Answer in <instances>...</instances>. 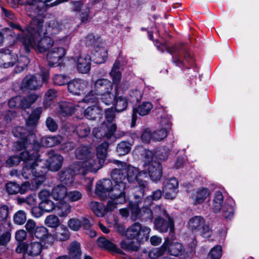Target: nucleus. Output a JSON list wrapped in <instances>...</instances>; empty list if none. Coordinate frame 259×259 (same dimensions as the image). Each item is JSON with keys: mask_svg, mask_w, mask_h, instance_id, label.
Returning <instances> with one entry per match:
<instances>
[{"mask_svg": "<svg viewBox=\"0 0 259 259\" xmlns=\"http://www.w3.org/2000/svg\"><path fill=\"white\" fill-rule=\"evenodd\" d=\"M37 155L34 153L30 154L28 151H24L21 153L20 155L10 157L6 161V164L9 167L17 165L22 160L23 169L21 175L25 179L30 178L33 176L34 161L36 160Z\"/></svg>", "mask_w": 259, "mask_h": 259, "instance_id": "39448f33", "label": "nucleus"}, {"mask_svg": "<svg viewBox=\"0 0 259 259\" xmlns=\"http://www.w3.org/2000/svg\"><path fill=\"white\" fill-rule=\"evenodd\" d=\"M80 13V18L82 23H86L89 21L90 17V9L89 7L83 6L82 8V11Z\"/></svg>", "mask_w": 259, "mask_h": 259, "instance_id": "774afa93", "label": "nucleus"}, {"mask_svg": "<svg viewBox=\"0 0 259 259\" xmlns=\"http://www.w3.org/2000/svg\"><path fill=\"white\" fill-rule=\"evenodd\" d=\"M63 138L60 135L54 136H46L41 139L40 143L42 146L52 147L60 144Z\"/></svg>", "mask_w": 259, "mask_h": 259, "instance_id": "2f4dec72", "label": "nucleus"}, {"mask_svg": "<svg viewBox=\"0 0 259 259\" xmlns=\"http://www.w3.org/2000/svg\"><path fill=\"white\" fill-rule=\"evenodd\" d=\"M34 155H37L34 164L35 170L37 172L44 171L45 174L47 169L52 171H57L62 165L63 157L59 154L55 153L53 151L48 153V158L45 160L39 159L37 152L34 153Z\"/></svg>", "mask_w": 259, "mask_h": 259, "instance_id": "0eeeda50", "label": "nucleus"}, {"mask_svg": "<svg viewBox=\"0 0 259 259\" xmlns=\"http://www.w3.org/2000/svg\"><path fill=\"white\" fill-rule=\"evenodd\" d=\"M117 94V87L100 94L102 102L106 105H110L115 101Z\"/></svg>", "mask_w": 259, "mask_h": 259, "instance_id": "72a5a7b5", "label": "nucleus"}, {"mask_svg": "<svg viewBox=\"0 0 259 259\" xmlns=\"http://www.w3.org/2000/svg\"><path fill=\"white\" fill-rule=\"evenodd\" d=\"M54 236L60 241H65L70 237V233L67 228L64 225H61L56 228L54 231Z\"/></svg>", "mask_w": 259, "mask_h": 259, "instance_id": "f704fd0d", "label": "nucleus"}, {"mask_svg": "<svg viewBox=\"0 0 259 259\" xmlns=\"http://www.w3.org/2000/svg\"><path fill=\"white\" fill-rule=\"evenodd\" d=\"M127 99L123 96H119L116 99L115 109L117 112H120L125 110L127 107Z\"/></svg>", "mask_w": 259, "mask_h": 259, "instance_id": "09e8293b", "label": "nucleus"}, {"mask_svg": "<svg viewBox=\"0 0 259 259\" xmlns=\"http://www.w3.org/2000/svg\"><path fill=\"white\" fill-rule=\"evenodd\" d=\"M13 220L17 225H23L26 220V214L24 211L20 210L17 211L14 215Z\"/></svg>", "mask_w": 259, "mask_h": 259, "instance_id": "4d7b16f0", "label": "nucleus"}, {"mask_svg": "<svg viewBox=\"0 0 259 259\" xmlns=\"http://www.w3.org/2000/svg\"><path fill=\"white\" fill-rule=\"evenodd\" d=\"M152 132L153 141H160L167 136L169 132L157 126V128Z\"/></svg>", "mask_w": 259, "mask_h": 259, "instance_id": "864d4df0", "label": "nucleus"}, {"mask_svg": "<svg viewBox=\"0 0 259 259\" xmlns=\"http://www.w3.org/2000/svg\"><path fill=\"white\" fill-rule=\"evenodd\" d=\"M33 176L30 178L31 179L32 187L28 182L23 183L21 186L19 185V193L24 194L30 189H36L41 185L45 180V171H40L37 172L35 169L33 170Z\"/></svg>", "mask_w": 259, "mask_h": 259, "instance_id": "dca6fc26", "label": "nucleus"}, {"mask_svg": "<svg viewBox=\"0 0 259 259\" xmlns=\"http://www.w3.org/2000/svg\"><path fill=\"white\" fill-rule=\"evenodd\" d=\"M49 78V71L41 70L40 74L28 75L22 81L21 88L22 90H36L41 87L45 82Z\"/></svg>", "mask_w": 259, "mask_h": 259, "instance_id": "9d476101", "label": "nucleus"}, {"mask_svg": "<svg viewBox=\"0 0 259 259\" xmlns=\"http://www.w3.org/2000/svg\"><path fill=\"white\" fill-rule=\"evenodd\" d=\"M153 105L150 102H143L137 108L134 109L132 115V126L136 120V114L141 116H145L148 114L153 108Z\"/></svg>", "mask_w": 259, "mask_h": 259, "instance_id": "bb28decb", "label": "nucleus"}, {"mask_svg": "<svg viewBox=\"0 0 259 259\" xmlns=\"http://www.w3.org/2000/svg\"><path fill=\"white\" fill-rule=\"evenodd\" d=\"M204 219L200 216H195L190 219L188 223L189 227L192 230L198 229L204 226Z\"/></svg>", "mask_w": 259, "mask_h": 259, "instance_id": "de8ad7c7", "label": "nucleus"}, {"mask_svg": "<svg viewBox=\"0 0 259 259\" xmlns=\"http://www.w3.org/2000/svg\"><path fill=\"white\" fill-rule=\"evenodd\" d=\"M112 182L109 179H104L99 181L96 185L95 193L102 199H105L108 196V192L110 191Z\"/></svg>", "mask_w": 259, "mask_h": 259, "instance_id": "aec40b11", "label": "nucleus"}, {"mask_svg": "<svg viewBox=\"0 0 259 259\" xmlns=\"http://www.w3.org/2000/svg\"><path fill=\"white\" fill-rule=\"evenodd\" d=\"M167 248L168 251L174 256H178L181 254L183 249L182 245L178 242H171L170 244L169 243Z\"/></svg>", "mask_w": 259, "mask_h": 259, "instance_id": "a18cd8bd", "label": "nucleus"}, {"mask_svg": "<svg viewBox=\"0 0 259 259\" xmlns=\"http://www.w3.org/2000/svg\"><path fill=\"white\" fill-rule=\"evenodd\" d=\"M25 130L22 127L18 126L14 128L12 132L15 137H21L20 141H18L17 144L20 146L21 149L26 147L27 141L26 139H24V134Z\"/></svg>", "mask_w": 259, "mask_h": 259, "instance_id": "a19ab883", "label": "nucleus"}, {"mask_svg": "<svg viewBox=\"0 0 259 259\" xmlns=\"http://www.w3.org/2000/svg\"><path fill=\"white\" fill-rule=\"evenodd\" d=\"M41 21L34 19L25 30H22L19 25L10 22V26L20 33L14 36V40L21 42L27 52L30 48L36 51L44 53L50 49L54 44V40L50 36L63 32L66 34L68 30L62 24L56 20L51 21L45 28H42Z\"/></svg>", "mask_w": 259, "mask_h": 259, "instance_id": "f257e3e1", "label": "nucleus"}, {"mask_svg": "<svg viewBox=\"0 0 259 259\" xmlns=\"http://www.w3.org/2000/svg\"><path fill=\"white\" fill-rule=\"evenodd\" d=\"M80 165L76 164H72L70 167L60 174L59 176L60 181L65 185H70L74 181V177L75 175L82 174Z\"/></svg>", "mask_w": 259, "mask_h": 259, "instance_id": "f3484780", "label": "nucleus"}, {"mask_svg": "<svg viewBox=\"0 0 259 259\" xmlns=\"http://www.w3.org/2000/svg\"><path fill=\"white\" fill-rule=\"evenodd\" d=\"M120 63L119 60H116L113 64V67L109 75L112 79V83L116 84L115 87L118 88V84L121 78V73L119 71Z\"/></svg>", "mask_w": 259, "mask_h": 259, "instance_id": "473e14b6", "label": "nucleus"}, {"mask_svg": "<svg viewBox=\"0 0 259 259\" xmlns=\"http://www.w3.org/2000/svg\"><path fill=\"white\" fill-rule=\"evenodd\" d=\"M82 197L81 193L78 191H71L67 192V197L66 198L68 200L74 202L80 200Z\"/></svg>", "mask_w": 259, "mask_h": 259, "instance_id": "338daca9", "label": "nucleus"}, {"mask_svg": "<svg viewBox=\"0 0 259 259\" xmlns=\"http://www.w3.org/2000/svg\"><path fill=\"white\" fill-rule=\"evenodd\" d=\"M57 92L54 89H49L45 94L43 106L45 109L50 107L57 97Z\"/></svg>", "mask_w": 259, "mask_h": 259, "instance_id": "79ce46f5", "label": "nucleus"}, {"mask_svg": "<svg viewBox=\"0 0 259 259\" xmlns=\"http://www.w3.org/2000/svg\"><path fill=\"white\" fill-rule=\"evenodd\" d=\"M210 195V189L201 187L193 191L191 197L194 204L197 205L203 203L206 199L209 198Z\"/></svg>", "mask_w": 259, "mask_h": 259, "instance_id": "412c9836", "label": "nucleus"}, {"mask_svg": "<svg viewBox=\"0 0 259 259\" xmlns=\"http://www.w3.org/2000/svg\"><path fill=\"white\" fill-rule=\"evenodd\" d=\"M114 163L117 165L120 164L124 168H115L111 173V178L113 182V187L111 186L110 191L108 192V197L110 199L107 204V209L113 210L117 208L118 204H121L125 202L126 181L129 183L136 182L139 185L135 188L134 197L136 199L141 198L144 195L145 189L147 184L144 178L140 177V181H138L137 176L139 172V169L131 166L126 165L125 163H122L118 160H114Z\"/></svg>", "mask_w": 259, "mask_h": 259, "instance_id": "f03ea898", "label": "nucleus"}, {"mask_svg": "<svg viewBox=\"0 0 259 259\" xmlns=\"http://www.w3.org/2000/svg\"><path fill=\"white\" fill-rule=\"evenodd\" d=\"M71 30H67L66 35H60L57 39V42L64 47H54L49 51L47 55L48 64L51 66L59 65L66 54V49L70 45L71 36Z\"/></svg>", "mask_w": 259, "mask_h": 259, "instance_id": "20e7f679", "label": "nucleus"}, {"mask_svg": "<svg viewBox=\"0 0 259 259\" xmlns=\"http://www.w3.org/2000/svg\"><path fill=\"white\" fill-rule=\"evenodd\" d=\"M169 243V240L168 238L165 239V241L162 245L159 248H155L152 249L149 252V256L152 259H156L159 256L164 254L166 252L167 246Z\"/></svg>", "mask_w": 259, "mask_h": 259, "instance_id": "4c0bfd02", "label": "nucleus"}, {"mask_svg": "<svg viewBox=\"0 0 259 259\" xmlns=\"http://www.w3.org/2000/svg\"><path fill=\"white\" fill-rule=\"evenodd\" d=\"M19 4L25 6V10L28 15H32V12H36V0H18Z\"/></svg>", "mask_w": 259, "mask_h": 259, "instance_id": "37998d69", "label": "nucleus"}, {"mask_svg": "<svg viewBox=\"0 0 259 259\" xmlns=\"http://www.w3.org/2000/svg\"><path fill=\"white\" fill-rule=\"evenodd\" d=\"M91 57L88 54H82L78 56L76 66L77 70L81 73H87L91 69Z\"/></svg>", "mask_w": 259, "mask_h": 259, "instance_id": "5701e85b", "label": "nucleus"}, {"mask_svg": "<svg viewBox=\"0 0 259 259\" xmlns=\"http://www.w3.org/2000/svg\"><path fill=\"white\" fill-rule=\"evenodd\" d=\"M67 226L70 230L73 231H77L82 226L85 229H89L91 225L89 221L84 218L80 219L73 218L69 219L67 222Z\"/></svg>", "mask_w": 259, "mask_h": 259, "instance_id": "b1692460", "label": "nucleus"}, {"mask_svg": "<svg viewBox=\"0 0 259 259\" xmlns=\"http://www.w3.org/2000/svg\"><path fill=\"white\" fill-rule=\"evenodd\" d=\"M76 132L79 137H84L89 135L91 130L87 124L82 123L76 126Z\"/></svg>", "mask_w": 259, "mask_h": 259, "instance_id": "13d9d810", "label": "nucleus"}, {"mask_svg": "<svg viewBox=\"0 0 259 259\" xmlns=\"http://www.w3.org/2000/svg\"><path fill=\"white\" fill-rule=\"evenodd\" d=\"M102 115V110L97 106L88 107L84 111V116L90 120L100 119Z\"/></svg>", "mask_w": 259, "mask_h": 259, "instance_id": "7c9ffc66", "label": "nucleus"}, {"mask_svg": "<svg viewBox=\"0 0 259 259\" xmlns=\"http://www.w3.org/2000/svg\"><path fill=\"white\" fill-rule=\"evenodd\" d=\"M135 152L140 153L143 157L142 167L140 168V170L139 169L136 177L138 181H140V177L146 179L149 177L153 181L159 180L162 176V168L159 162L153 160L154 157L160 160H166L169 153L168 148L166 147L158 148L154 154L152 151L138 146L135 149Z\"/></svg>", "mask_w": 259, "mask_h": 259, "instance_id": "7ed1b4c3", "label": "nucleus"}, {"mask_svg": "<svg viewBox=\"0 0 259 259\" xmlns=\"http://www.w3.org/2000/svg\"><path fill=\"white\" fill-rule=\"evenodd\" d=\"M113 87V83L108 79L99 78L94 81V89L99 94L112 90Z\"/></svg>", "mask_w": 259, "mask_h": 259, "instance_id": "a878e982", "label": "nucleus"}, {"mask_svg": "<svg viewBox=\"0 0 259 259\" xmlns=\"http://www.w3.org/2000/svg\"><path fill=\"white\" fill-rule=\"evenodd\" d=\"M109 144L107 142H104L100 145L97 148V158L93 156V164L89 166L93 172H96L100 169L104 162L107 154V149Z\"/></svg>", "mask_w": 259, "mask_h": 259, "instance_id": "2eb2a0df", "label": "nucleus"}, {"mask_svg": "<svg viewBox=\"0 0 259 259\" xmlns=\"http://www.w3.org/2000/svg\"><path fill=\"white\" fill-rule=\"evenodd\" d=\"M157 126L169 132L171 128V122L170 118L167 115H162L158 120Z\"/></svg>", "mask_w": 259, "mask_h": 259, "instance_id": "49530a36", "label": "nucleus"}, {"mask_svg": "<svg viewBox=\"0 0 259 259\" xmlns=\"http://www.w3.org/2000/svg\"><path fill=\"white\" fill-rule=\"evenodd\" d=\"M99 247L110 250H113L115 246L113 243L104 237L99 238L97 241Z\"/></svg>", "mask_w": 259, "mask_h": 259, "instance_id": "6e6d98bb", "label": "nucleus"}, {"mask_svg": "<svg viewBox=\"0 0 259 259\" xmlns=\"http://www.w3.org/2000/svg\"><path fill=\"white\" fill-rule=\"evenodd\" d=\"M29 59L25 56H20L9 50L0 49V67L7 68L16 64L15 71L20 72L27 66Z\"/></svg>", "mask_w": 259, "mask_h": 259, "instance_id": "423d86ee", "label": "nucleus"}, {"mask_svg": "<svg viewBox=\"0 0 259 259\" xmlns=\"http://www.w3.org/2000/svg\"><path fill=\"white\" fill-rule=\"evenodd\" d=\"M129 209L131 213V218L133 221L140 219L141 208L137 203H130Z\"/></svg>", "mask_w": 259, "mask_h": 259, "instance_id": "8fccbe9b", "label": "nucleus"}, {"mask_svg": "<svg viewBox=\"0 0 259 259\" xmlns=\"http://www.w3.org/2000/svg\"><path fill=\"white\" fill-rule=\"evenodd\" d=\"M150 231L149 227L142 226L140 223L136 222L127 228L125 232V235L126 238L141 242L147 240Z\"/></svg>", "mask_w": 259, "mask_h": 259, "instance_id": "ddd939ff", "label": "nucleus"}, {"mask_svg": "<svg viewBox=\"0 0 259 259\" xmlns=\"http://www.w3.org/2000/svg\"><path fill=\"white\" fill-rule=\"evenodd\" d=\"M93 60L96 64L104 63L108 56L107 49L103 47L96 46L92 51Z\"/></svg>", "mask_w": 259, "mask_h": 259, "instance_id": "cd10ccee", "label": "nucleus"}, {"mask_svg": "<svg viewBox=\"0 0 259 259\" xmlns=\"http://www.w3.org/2000/svg\"><path fill=\"white\" fill-rule=\"evenodd\" d=\"M222 256V246L216 245L209 251L207 256V259H220Z\"/></svg>", "mask_w": 259, "mask_h": 259, "instance_id": "3c124183", "label": "nucleus"}, {"mask_svg": "<svg viewBox=\"0 0 259 259\" xmlns=\"http://www.w3.org/2000/svg\"><path fill=\"white\" fill-rule=\"evenodd\" d=\"M34 234L36 238L40 240H44L48 236V231L45 227H37Z\"/></svg>", "mask_w": 259, "mask_h": 259, "instance_id": "680f3d73", "label": "nucleus"}, {"mask_svg": "<svg viewBox=\"0 0 259 259\" xmlns=\"http://www.w3.org/2000/svg\"><path fill=\"white\" fill-rule=\"evenodd\" d=\"M53 82L58 85H63L68 82L69 77L64 74H56L54 76Z\"/></svg>", "mask_w": 259, "mask_h": 259, "instance_id": "e2e57ef3", "label": "nucleus"}, {"mask_svg": "<svg viewBox=\"0 0 259 259\" xmlns=\"http://www.w3.org/2000/svg\"><path fill=\"white\" fill-rule=\"evenodd\" d=\"M105 117L108 123H104L100 129L95 127L93 131V134L97 138L104 136L109 138L116 130V124L112 123L115 117V113L112 108L106 110Z\"/></svg>", "mask_w": 259, "mask_h": 259, "instance_id": "9b49d317", "label": "nucleus"}, {"mask_svg": "<svg viewBox=\"0 0 259 259\" xmlns=\"http://www.w3.org/2000/svg\"><path fill=\"white\" fill-rule=\"evenodd\" d=\"M71 207L66 202L62 201L56 206V212L60 217H66L71 212Z\"/></svg>", "mask_w": 259, "mask_h": 259, "instance_id": "58836bf2", "label": "nucleus"}, {"mask_svg": "<svg viewBox=\"0 0 259 259\" xmlns=\"http://www.w3.org/2000/svg\"><path fill=\"white\" fill-rule=\"evenodd\" d=\"M179 183L175 178L167 180L163 189L164 197L167 199H174L178 193Z\"/></svg>", "mask_w": 259, "mask_h": 259, "instance_id": "6ab92c4d", "label": "nucleus"}, {"mask_svg": "<svg viewBox=\"0 0 259 259\" xmlns=\"http://www.w3.org/2000/svg\"><path fill=\"white\" fill-rule=\"evenodd\" d=\"M42 248L41 244L37 241H32L27 245L26 253L31 256L39 255Z\"/></svg>", "mask_w": 259, "mask_h": 259, "instance_id": "e433bc0d", "label": "nucleus"}, {"mask_svg": "<svg viewBox=\"0 0 259 259\" xmlns=\"http://www.w3.org/2000/svg\"><path fill=\"white\" fill-rule=\"evenodd\" d=\"M87 87V82L80 79H75L68 83V90L74 95H80L84 92Z\"/></svg>", "mask_w": 259, "mask_h": 259, "instance_id": "393cba45", "label": "nucleus"}, {"mask_svg": "<svg viewBox=\"0 0 259 259\" xmlns=\"http://www.w3.org/2000/svg\"><path fill=\"white\" fill-rule=\"evenodd\" d=\"M76 157L82 161L74 162L73 164H76L80 165V167L82 172V175H84L87 172H93L89 168V166L93 164V154L90 151L87 146H81L78 147L75 150Z\"/></svg>", "mask_w": 259, "mask_h": 259, "instance_id": "f8f14e48", "label": "nucleus"}, {"mask_svg": "<svg viewBox=\"0 0 259 259\" xmlns=\"http://www.w3.org/2000/svg\"><path fill=\"white\" fill-rule=\"evenodd\" d=\"M89 206L94 213L99 217H102L106 212L112 211L107 209V206L104 207L102 203L96 201L90 202Z\"/></svg>", "mask_w": 259, "mask_h": 259, "instance_id": "c9c22d12", "label": "nucleus"}, {"mask_svg": "<svg viewBox=\"0 0 259 259\" xmlns=\"http://www.w3.org/2000/svg\"><path fill=\"white\" fill-rule=\"evenodd\" d=\"M45 224L50 228L55 229L60 226V220L58 217L55 215H49L45 219Z\"/></svg>", "mask_w": 259, "mask_h": 259, "instance_id": "5fc2aeb1", "label": "nucleus"}, {"mask_svg": "<svg viewBox=\"0 0 259 259\" xmlns=\"http://www.w3.org/2000/svg\"><path fill=\"white\" fill-rule=\"evenodd\" d=\"M40 206L41 207L43 210L46 212H50L54 209H56L55 203L50 200L41 201Z\"/></svg>", "mask_w": 259, "mask_h": 259, "instance_id": "0e129e2a", "label": "nucleus"}, {"mask_svg": "<svg viewBox=\"0 0 259 259\" xmlns=\"http://www.w3.org/2000/svg\"><path fill=\"white\" fill-rule=\"evenodd\" d=\"M165 219H163L160 217L155 219L154 227L155 229L159 232H166L169 229L171 233H174L175 231L174 222L172 219L169 215L165 216Z\"/></svg>", "mask_w": 259, "mask_h": 259, "instance_id": "a211bd4d", "label": "nucleus"}, {"mask_svg": "<svg viewBox=\"0 0 259 259\" xmlns=\"http://www.w3.org/2000/svg\"><path fill=\"white\" fill-rule=\"evenodd\" d=\"M42 112V107L36 108L32 111L26 121V126L29 130L33 129L36 127Z\"/></svg>", "mask_w": 259, "mask_h": 259, "instance_id": "c756f323", "label": "nucleus"}, {"mask_svg": "<svg viewBox=\"0 0 259 259\" xmlns=\"http://www.w3.org/2000/svg\"><path fill=\"white\" fill-rule=\"evenodd\" d=\"M7 192L10 194H15L19 193V185L14 182H9L6 185Z\"/></svg>", "mask_w": 259, "mask_h": 259, "instance_id": "69168bd1", "label": "nucleus"}, {"mask_svg": "<svg viewBox=\"0 0 259 259\" xmlns=\"http://www.w3.org/2000/svg\"><path fill=\"white\" fill-rule=\"evenodd\" d=\"M132 240L127 238L122 240L120 243L121 247L125 250H136L137 249V247L135 245L134 242Z\"/></svg>", "mask_w": 259, "mask_h": 259, "instance_id": "bf43d9fd", "label": "nucleus"}, {"mask_svg": "<svg viewBox=\"0 0 259 259\" xmlns=\"http://www.w3.org/2000/svg\"><path fill=\"white\" fill-rule=\"evenodd\" d=\"M80 107L79 103L75 105L71 102L62 101L58 103L57 109L61 115L65 116L71 115L75 110H79Z\"/></svg>", "mask_w": 259, "mask_h": 259, "instance_id": "4be33fe9", "label": "nucleus"}, {"mask_svg": "<svg viewBox=\"0 0 259 259\" xmlns=\"http://www.w3.org/2000/svg\"><path fill=\"white\" fill-rule=\"evenodd\" d=\"M69 255L70 259H79L81 254L80 244L74 241L72 242L69 247Z\"/></svg>", "mask_w": 259, "mask_h": 259, "instance_id": "ea45409f", "label": "nucleus"}, {"mask_svg": "<svg viewBox=\"0 0 259 259\" xmlns=\"http://www.w3.org/2000/svg\"><path fill=\"white\" fill-rule=\"evenodd\" d=\"M155 45L158 48H160V46H162L167 52L170 53L172 55V62L177 66L183 67L186 65L187 62H192L190 54L182 46L175 45L170 47L165 44L159 43L157 41H155Z\"/></svg>", "mask_w": 259, "mask_h": 259, "instance_id": "6e6552de", "label": "nucleus"}, {"mask_svg": "<svg viewBox=\"0 0 259 259\" xmlns=\"http://www.w3.org/2000/svg\"><path fill=\"white\" fill-rule=\"evenodd\" d=\"M234 202L232 200H228L224 204V196L220 191H216L213 195L211 203V209L214 213L222 210L224 217L226 219H231L234 215Z\"/></svg>", "mask_w": 259, "mask_h": 259, "instance_id": "1a4fd4ad", "label": "nucleus"}, {"mask_svg": "<svg viewBox=\"0 0 259 259\" xmlns=\"http://www.w3.org/2000/svg\"><path fill=\"white\" fill-rule=\"evenodd\" d=\"M131 150V144L126 141L119 143L116 148L117 152L119 155L127 154Z\"/></svg>", "mask_w": 259, "mask_h": 259, "instance_id": "603ef678", "label": "nucleus"}, {"mask_svg": "<svg viewBox=\"0 0 259 259\" xmlns=\"http://www.w3.org/2000/svg\"><path fill=\"white\" fill-rule=\"evenodd\" d=\"M153 217V213L150 208L147 206H144L141 208L140 219L142 220L152 221Z\"/></svg>", "mask_w": 259, "mask_h": 259, "instance_id": "052dcab7", "label": "nucleus"}, {"mask_svg": "<svg viewBox=\"0 0 259 259\" xmlns=\"http://www.w3.org/2000/svg\"><path fill=\"white\" fill-rule=\"evenodd\" d=\"M38 97L35 94H31L27 97L16 96L9 101L8 105L11 108L26 109L35 102Z\"/></svg>", "mask_w": 259, "mask_h": 259, "instance_id": "4468645a", "label": "nucleus"}, {"mask_svg": "<svg viewBox=\"0 0 259 259\" xmlns=\"http://www.w3.org/2000/svg\"><path fill=\"white\" fill-rule=\"evenodd\" d=\"M99 96L100 94L96 92L94 89L91 90L85 95L82 101L79 102V104L81 105L83 102L88 104L96 103L99 100Z\"/></svg>", "mask_w": 259, "mask_h": 259, "instance_id": "c03bdc74", "label": "nucleus"}, {"mask_svg": "<svg viewBox=\"0 0 259 259\" xmlns=\"http://www.w3.org/2000/svg\"><path fill=\"white\" fill-rule=\"evenodd\" d=\"M67 194V189L62 185L55 186L52 191L51 196L53 198L59 202H62L66 198Z\"/></svg>", "mask_w": 259, "mask_h": 259, "instance_id": "c85d7f7f", "label": "nucleus"}]
</instances>
